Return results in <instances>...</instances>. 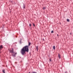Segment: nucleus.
Returning <instances> with one entry per match:
<instances>
[{"instance_id":"nucleus-8","label":"nucleus","mask_w":73,"mask_h":73,"mask_svg":"<svg viewBox=\"0 0 73 73\" xmlns=\"http://www.w3.org/2000/svg\"><path fill=\"white\" fill-rule=\"evenodd\" d=\"M30 45H31V43L30 42H29V46H30Z\"/></svg>"},{"instance_id":"nucleus-1","label":"nucleus","mask_w":73,"mask_h":73,"mask_svg":"<svg viewBox=\"0 0 73 73\" xmlns=\"http://www.w3.org/2000/svg\"><path fill=\"white\" fill-rule=\"evenodd\" d=\"M28 48H29L28 46H27L24 47L22 49L21 51V54H22L23 56L25 55L26 52H28L29 51Z\"/></svg>"},{"instance_id":"nucleus-7","label":"nucleus","mask_w":73,"mask_h":73,"mask_svg":"<svg viewBox=\"0 0 73 73\" xmlns=\"http://www.w3.org/2000/svg\"><path fill=\"white\" fill-rule=\"evenodd\" d=\"M67 21L68 22H69V19H67Z\"/></svg>"},{"instance_id":"nucleus-16","label":"nucleus","mask_w":73,"mask_h":73,"mask_svg":"<svg viewBox=\"0 0 73 73\" xmlns=\"http://www.w3.org/2000/svg\"><path fill=\"white\" fill-rule=\"evenodd\" d=\"M65 73H67V71H66L65 72Z\"/></svg>"},{"instance_id":"nucleus-19","label":"nucleus","mask_w":73,"mask_h":73,"mask_svg":"<svg viewBox=\"0 0 73 73\" xmlns=\"http://www.w3.org/2000/svg\"><path fill=\"white\" fill-rule=\"evenodd\" d=\"M57 36H58V35H57Z\"/></svg>"},{"instance_id":"nucleus-12","label":"nucleus","mask_w":73,"mask_h":73,"mask_svg":"<svg viewBox=\"0 0 73 73\" xmlns=\"http://www.w3.org/2000/svg\"><path fill=\"white\" fill-rule=\"evenodd\" d=\"M36 49H37V50H38V47H36Z\"/></svg>"},{"instance_id":"nucleus-14","label":"nucleus","mask_w":73,"mask_h":73,"mask_svg":"<svg viewBox=\"0 0 73 73\" xmlns=\"http://www.w3.org/2000/svg\"><path fill=\"white\" fill-rule=\"evenodd\" d=\"M32 73H37V72H33Z\"/></svg>"},{"instance_id":"nucleus-17","label":"nucleus","mask_w":73,"mask_h":73,"mask_svg":"<svg viewBox=\"0 0 73 73\" xmlns=\"http://www.w3.org/2000/svg\"><path fill=\"white\" fill-rule=\"evenodd\" d=\"M33 25L34 26H35L34 23H33Z\"/></svg>"},{"instance_id":"nucleus-5","label":"nucleus","mask_w":73,"mask_h":73,"mask_svg":"<svg viewBox=\"0 0 73 73\" xmlns=\"http://www.w3.org/2000/svg\"><path fill=\"white\" fill-rule=\"evenodd\" d=\"M53 49L55 50V49H56V48L55 47V46H53Z\"/></svg>"},{"instance_id":"nucleus-9","label":"nucleus","mask_w":73,"mask_h":73,"mask_svg":"<svg viewBox=\"0 0 73 73\" xmlns=\"http://www.w3.org/2000/svg\"><path fill=\"white\" fill-rule=\"evenodd\" d=\"M2 72H3V73H5V72H4V70H3Z\"/></svg>"},{"instance_id":"nucleus-18","label":"nucleus","mask_w":73,"mask_h":73,"mask_svg":"<svg viewBox=\"0 0 73 73\" xmlns=\"http://www.w3.org/2000/svg\"><path fill=\"white\" fill-rule=\"evenodd\" d=\"M29 73H31V72H29Z\"/></svg>"},{"instance_id":"nucleus-10","label":"nucleus","mask_w":73,"mask_h":73,"mask_svg":"<svg viewBox=\"0 0 73 73\" xmlns=\"http://www.w3.org/2000/svg\"><path fill=\"white\" fill-rule=\"evenodd\" d=\"M23 8H25V5H24V6L23 7Z\"/></svg>"},{"instance_id":"nucleus-15","label":"nucleus","mask_w":73,"mask_h":73,"mask_svg":"<svg viewBox=\"0 0 73 73\" xmlns=\"http://www.w3.org/2000/svg\"><path fill=\"white\" fill-rule=\"evenodd\" d=\"M49 61H50L51 62V59H50Z\"/></svg>"},{"instance_id":"nucleus-13","label":"nucleus","mask_w":73,"mask_h":73,"mask_svg":"<svg viewBox=\"0 0 73 73\" xmlns=\"http://www.w3.org/2000/svg\"><path fill=\"white\" fill-rule=\"evenodd\" d=\"M29 26H30V27H31V24H29Z\"/></svg>"},{"instance_id":"nucleus-11","label":"nucleus","mask_w":73,"mask_h":73,"mask_svg":"<svg viewBox=\"0 0 73 73\" xmlns=\"http://www.w3.org/2000/svg\"><path fill=\"white\" fill-rule=\"evenodd\" d=\"M51 33H53V31H51Z\"/></svg>"},{"instance_id":"nucleus-4","label":"nucleus","mask_w":73,"mask_h":73,"mask_svg":"<svg viewBox=\"0 0 73 73\" xmlns=\"http://www.w3.org/2000/svg\"><path fill=\"white\" fill-rule=\"evenodd\" d=\"M3 46L2 45H1L0 46V49H2V48H3Z\"/></svg>"},{"instance_id":"nucleus-3","label":"nucleus","mask_w":73,"mask_h":73,"mask_svg":"<svg viewBox=\"0 0 73 73\" xmlns=\"http://www.w3.org/2000/svg\"><path fill=\"white\" fill-rule=\"evenodd\" d=\"M58 58H60L61 57H60V55L59 54H58Z\"/></svg>"},{"instance_id":"nucleus-6","label":"nucleus","mask_w":73,"mask_h":73,"mask_svg":"<svg viewBox=\"0 0 73 73\" xmlns=\"http://www.w3.org/2000/svg\"><path fill=\"white\" fill-rule=\"evenodd\" d=\"M46 9V7H43V10H44V9Z\"/></svg>"},{"instance_id":"nucleus-2","label":"nucleus","mask_w":73,"mask_h":73,"mask_svg":"<svg viewBox=\"0 0 73 73\" xmlns=\"http://www.w3.org/2000/svg\"><path fill=\"white\" fill-rule=\"evenodd\" d=\"M10 53H11V54H12V56H13V57H15V56L16 54H17V53L14 52L13 48L12 50H10Z\"/></svg>"}]
</instances>
